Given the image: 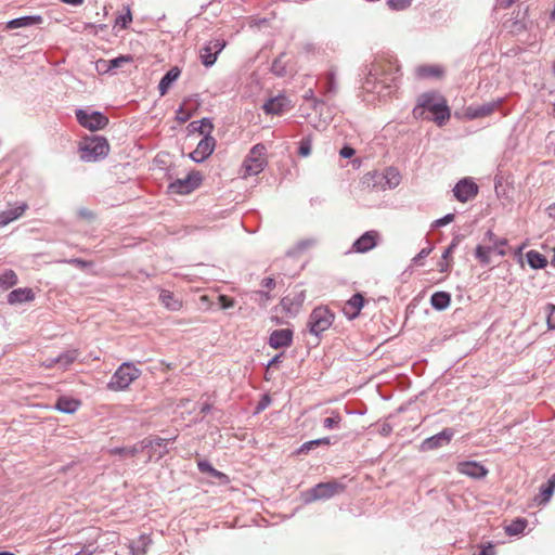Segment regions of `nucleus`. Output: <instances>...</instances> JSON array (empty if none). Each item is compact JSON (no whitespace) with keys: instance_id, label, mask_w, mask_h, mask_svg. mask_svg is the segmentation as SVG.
Instances as JSON below:
<instances>
[{"instance_id":"obj_4","label":"nucleus","mask_w":555,"mask_h":555,"mask_svg":"<svg viewBox=\"0 0 555 555\" xmlns=\"http://www.w3.org/2000/svg\"><path fill=\"white\" fill-rule=\"evenodd\" d=\"M141 370L131 362L121 363L111 377L107 388L113 391L127 389L130 384L139 378Z\"/></svg>"},{"instance_id":"obj_40","label":"nucleus","mask_w":555,"mask_h":555,"mask_svg":"<svg viewBox=\"0 0 555 555\" xmlns=\"http://www.w3.org/2000/svg\"><path fill=\"white\" fill-rule=\"evenodd\" d=\"M416 73L421 78L440 77L442 75V69L438 66L425 65L417 67Z\"/></svg>"},{"instance_id":"obj_32","label":"nucleus","mask_w":555,"mask_h":555,"mask_svg":"<svg viewBox=\"0 0 555 555\" xmlns=\"http://www.w3.org/2000/svg\"><path fill=\"white\" fill-rule=\"evenodd\" d=\"M483 240L491 243L492 250H496L500 256L505 255V250L503 249V247L507 245L506 238H500L493 233L492 230H488L485 234Z\"/></svg>"},{"instance_id":"obj_20","label":"nucleus","mask_w":555,"mask_h":555,"mask_svg":"<svg viewBox=\"0 0 555 555\" xmlns=\"http://www.w3.org/2000/svg\"><path fill=\"white\" fill-rule=\"evenodd\" d=\"M28 208L26 203H20L18 205L11 207L0 212V228H3L12 221L18 219Z\"/></svg>"},{"instance_id":"obj_26","label":"nucleus","mask_w":555,"mask_h":555,"mask_svg":"<svg viewBox=\"0 0 555 555\" xmlns=\"http://www.w3.org/2000/svg\"><path fill=\"white\" fill-rule=\"evenodd\" d=\"M451 304V295L448 292H436L430 296V305L438 311L446 310Z\"/></svg>"},{"instance_id":"obj_54","label":"nucleus","mask_w":555,"mask_h":555,"mask_svg":"<svg viewBox=\"0 0 555 555\" xmlns=\"http://www.w3.org/2000/svg\"><path fill=\"white\" fill-rule=\"evenodd\" d=\"M339 155L343 157V158H350L351 156L354 155V149L349 146V145H345L340 151H339Z\"/></svg>"},{"instance_id":"obj_42","label":"nucleus","mask_w":555,"mask_h":555,"mask_svg":"<svg viewBox=\"0 0 555 555\" xmlns=\"http://www.w3.org/2000/svg\"><path fill=\"white\" fill-rule=\"evenodd\" d=\"M554 491L555 489L552 488V486L547 483L542 485L540 488V493L535 496L534 501L538 502V504H545L551 500Z\"/></svg>"},{"instance_id":"obj_11","label":"nucleus","mask_w":555,"mask_h":555,"mask_svg":"<svg viewBox=\"0 0 555 555\" xmlns=\"http://www.w3.org/2000/svg\"><path fill=\"white\" fill-rule=\"evenodd\" d=\"M225 46L227 41L223 38H214L205 43L199 52L202 64L206 67H211Z\"/></svg>"},{"instance_id":"obj_45","label":"nucleus","mask_w":555,"mask_h":555,"mask_svg":"<svg viewBox=\"0 0 555 555\" xmlns=\"http://www.w3.org/2000/svg\"><path fill=\"white\" fill-rule=\"evenodd\" d=\"M197 467L201 473H206L214 477H219L222 475L220 472H218L216 468H214L212 465L208 461H205V460L199 461L197 463Z\"/></svg>"},{"instance_id":"obj_59","label":"nucleus","mask_w":555,"mask_h":555,"mask_svg":"<svg viewBox=\"0 0 555 555\" xmlns=\"http://www.w3.org/2000/svg\"><path fill=\"white\" fill-rule=\"evenodd\" d=\"M261 285L267 289H272L275 287V280L273 278H264Z\"/></svg>"},{"instance_id":"obj_53","label":"nucleus","mask_w":555,"mask_h":555,"mask_svg":"<svg viewBox=\"0 0 555 555\" xmlns=\"http://www.w3.org/2000/svg\"><path fill=\"white\" fill-rule=\"evenodd\" d=\"M304 98H305V100L312 101V107H313L314 109H317L318 105H319L320 103H322L320 100H318L317 98H314L312 89L307 90V91L305 92Z\"/></svg>"},{"instance_id":"obj_44","label":"nucleus","mask_w":555,"mask_h":555,"mask_svg":"<svg viewBox=\"0 0 555 555\" xmlns=\"http://www.w3.org/2000/svg\"><path fill=\"white\" fill-rule=\"evenodd\" d=\"M284 55L285 53H281V55L276 57L271 65V72L279 77H283L286 74V67L282 61Z\"/></svg>"},{"instance_id":"obj_33","label":"nucleus","mask_w":555,"mask_h":555,"mask_svg":"<svg viewBox=\"0 0 555 555\" xmlns=\"http://www.w3.org/2000/svg\"><path fill=\"white\" fill-rule=\"evenodd\" d=\"M284 107H285V99L284 98H273L263 104V111L267 114H271V115L282 114L284 111Z\"/></svg>"},{"instance_id":"obj_51","label":"nucleus","mask_w":555,"mask_h":555,"mask_svg":"<svg viewBox=\"0 0 555 555\" xmlns=\"http://www.w3.org/2000/svg\"><path fill=\"white\" fill-rule=\"evenodd\" d=\"M460 240H461V236L460 235H456L452 242L450 243V245L448 246V248L443 251L442 254V258L443 259H447L449 257V255L456 248V246L459 245L460 243Z\"/></svg>"},{"instance_id":"obj_31","label":"nucleus","mask_w":555,"mask_h":555,"mask_svg":"<svg viewBox=\"0 0 555 555\" xmlns=\"http://www.w3.org/2000/svg\"><path fill=\"white\" fill-rule=\"evenodd\" d=\"M79 356V351L77 349H70L62 352L56 358L57 365L61 370L65 371L73 364Z\"/></svg>"},{"instance_id":"obj_28","label":"nucleus","mask_w":555,"mask_h":555,"mask_svg":"<svg viewBox=\"0 0 555 555\" xmlns=\"http://www.w3.org/2000/svg\"><path fill=\"white\" fill-rule=\"evenodd\" d=\"M159 300L170 311H178L182 308V301L177 299L175 295L167 289L160 291Z\"/></svg>"},{"instance_id":"obj_57","label":"nucleus","mask_w":555,"mask_h":555,"mask_svg":"<svg viewBox=\"0 0 555 555\" xmlns=\"http://www.w3.org/2000/svg\"><path fill=\"white\" fill-rule=\"evenodd\" d=\"M78 216L80 218L88 219V220H91V219L94 218V215L92 214V211H90L87 208H79L78 209Z\"/></svg>"},{"instance_id":"obj_49","label":"nucleus","mask_w":555,"mask_h":555,"mask_svg":"<svg viewBox=\"0 0 555 555\" xmlns=\"http://www.w3.org/2000/svg\"><path fill=\"white\" fill-rule=\"evenodd\" d=\"M546 310L548 311L546 324L548 330H555V305L547 304Z\"/></svg>"},{"instance_id":"obj_63","label":"nucleus","mask_w":555,"mask_h":555,"mask_svg":"<svg viewBox=\"0 0 555 555\" xmlns=\"http://www.w3.org/2000/svg\"><path fill=\"white\" fill-rule=\"evenodd\" d=\"M282 353L274 356L268 363L267 367L273 366L281 362Z\"/></svg>"},{"instance_id":"obj_24","label":"nucleus","mask_w":555,"mask_h":555,"mask_svg":"<svg viewBox=\"0 0 555 555\" xmlns=\"http://www.w3.org/2000/svg\"><path fill=\"white\" fill-rule=\"evenodd\" d=\"M188 129L190 132H198L199 134L211 135V132L214 130V125L211 120L207 117L202 118L199 120H194L189 124Z\"/></svg>"},{"instance_id":"obj_48","label":"nucleus","mask_w":555,"mask_h":555,"mask_svg":"<svg viewBox=\"0 0 555 555\" xmlns=\"http://www.w3.org/2000/svg\"><path fill=\"white\" fill-rule=\"evenodd\" d=\"M340 421H341L340 415L338 413H336L334 416L326 417L323 421V426L326 429H334V428L338 427Z\"/></svg>"},{"instance_id":"obj_52","label":"nucleus","mask_w":555,"mask_h":555,"mask_svg":"<svg viewBox=\"0 0 555 555\" xmlns=\"http://www.w3.org/2000/svg\"><path fill=\"white\" fill-rule=\"evenodd\" d=\"M431 251V248H423L413 259V263L420 264L421 260L426 258Z\"/></svg>"},{"instance_id":"obj_9","label":"nucleus","mask_w":555,"mask_h":555,"mask_svg":"<svg viewBox=\"0 0 555 555\" xmlns=\"http://www.w3.org/2000/svg\"><path fill=\"white\" fill-rule=\"evenodd\" d=\"M164 440H160V437H149L139 441L138 443L131 447H116L109 450V453L113 455H118L122 459L133 457L140 453H142L146 448H152L154 444H162Z\"/></svg>"},{"instance_id":"obj_46","label":"nucleus","mask_w":555,"mask_h":555,"mask_svg":"<svg viewBox=\"0 0 555 555\" xmlns=\"http://www.w3.org/2000/svg\"><path fill=\"white\" fill-rule=\"evenodd\" d=\"M387 3L392 10L401 11L409 8L412 0H387Z\"/></svg>"},{"instance_id":"obj_61","label":"nucleus","mask_w":555,"mask_h":555,"mask_svg":"<svg viewBox=\"0 0 555 555\" xmlns=\"http://www.w3.org/2000/svg\"><path fill=\"white\" fill-rule=\"evenodd\" d=\"M270 403V398L264 396L262 400L257 405V412L264 410Z\"/></svg>"},{"instance_id":"obj_39","label":"nucleus","mask_w":555,"mask_h":555,"mask_svg":"<svg viewBox=\"0 0 555 555\" xmlns=\"http://www.w3.org/2000/svg\"><path fill=\"white\" fill-rule=\"evenodd\" d=\"M492 251L491 246L478 245L475 249V257L482 266H488L491 262L490 254Z\"/></svg>"},{"instance_id":"obj_12","label":"nucleus","mask_w":555,"mask_h":555,"mask_svg":"<svg viewBox=\"0 0 555 555\" xmlns=\"http://www.w3.org/2000/svg\"><path fill=\"white\" fill-rule=\"evenodd\" d=\"M479 188L472 178L461 179L453 188L454 197L461 202L466 203L477 196Z\"/></svg>"},{"instance_id":"obj_58","label":"nucleus","mask_w":555,"mask_h":555,"mask_svg":"<svg viewBox=\"0 0 555 555\" xmlns=\"http://www.w3.org/2000/svg\"><path fill=\"white\" fill-rule=\"evenodd\" d=\"M326 92L327 93H333L336 91V86H335V81H334V76L333 74H331L327 78V82H326Z\"/></svg>"},{"instance_id":"obj_62","label":"nucleus","mask_w":555,"mask_h":555,"mask_svg":"<svg viewBox=\"0 0 555 555\" xmlns=\"http://www.w3.org/2000/svg\"><path fill=\"white\" fill-rule=\"evenodd\" d=\"M546 214L550 218L555 219V203L546 207Z\"/></svg>"},{"instance_id":"obj_37","label":"nucleus","mask_w":555,"mask_h":555,"mask_svg":"<svg viewBox=\"0 0 555 555\" xmlns=\"http://www.w3.org/2000/svg\"><path fill=\"white\" fill-rule=\"evenodd\" d=\"M131 22H132L131 9H130V5L127 4L124 7V13L116 16L114 27H119L120 29H127Z\"/></svg>"},{"instance_id":"obj_29","label":"nucleus","mask_w":555,"mask_h":555,"mask_svg":"<svg viewBox=\"0 0 555 555\" xmlns=\"http://www.w3.org/2000/svg\"><path fill=\"white\" fill-rule=\"evenodd\" d=\"M382 179L385 180V183L383 185V189H395L397 188L401 182V175L398 171V169L393 167H388L385 172L383 173Z\"/></svg>"},{"instance_id":"obj_17","label":"nucleus","mask_w":555,"mask_h":555,"mask_svg":"<svg viewBox=\"0 0 555 555\" xmlns=\"http://www.w3.org/2000/svg\"><path fill=\"white\" fill-rule=\"evenodd\" d=\"M268 343L274 349L289 347L293 343V331L289 328L274 330L270 334Z\"/></svg>"},{"instance_id":"obj_22","label":"nucleus","mask_w":555,"mask_h":555,"mask_svg":"<svg viewBox=\"0 0 555 555\" xmlns=\"http://www.w3.org/2000/svg\"><path fill=\"white\" fill-rule=\"evenodd\" d=\"M180 68L175 66L163 76L158 83V91L162 96L168 92L171 85L180 77Z\"/></svg>"},{"instance_id":"obj_60","label":"nucleus","mask_w":555,"mask_h":555,"mask_svg":"<svg viewBox=\"0 0 555 555\" xmlns=\"http://www.w3.org/2000/svg\"><path fill=\"white\" fill-rule=\"evenodd\" d=\"M56 357H49L47 358L43 362H42V365L46 367V369H51L55 365H57V361H56Z\"/></svg>"},{"instance_id":"obj_18","label":"nucleus","mask_w":555,"mask_h":555,"mask_svg":"<svg viewBox=\"0 0 555 555\" xmlns=\"http://www.w3.org/2000/svg\"><path fill=\"white\" fill-rule=\"evenodd\" d=\"M363 305H364L363 295L360 293H357V294L352 295L350 297V299H348L345 302V305L343 307V312L347 319L353 320L360 314V311L363 308Z\"/></svg>"},{"instance_id":"obj_36","label":"nucleus","mask_w":555,"mask_h":555,"mask_svg":"<svg viewBox=\"0 0 555 555\" xmlns=\"http://www.w3.org/2000/svg\"><path fill=\"white\" fill-rule=\"evenodd\" d=\"M527 525H528L527 519L516 518V519L512 520L511 524H508L505 527V532L508 535H518L525 531Z\"/></svg>"},{"instance_id":"obj_55","label":"nucleus","mask_w":555,"mask_h":555,"mask_svg":"<svg viewBox=\"0 0 555 555\" xmlns=\"http://www.w3.org/2000/svg\"><path fill=\"white\" fill-rule=\"evenodd\" d=\"M255 295L259 296V300L262 305H266L271 299L270 294L262 289L256 291Z\"/></svg>"},{"instance_id":"obj_3","label":"nucleus","mask_w":555,"mask_h":555,"mask_svg":"<svg viewBox=\"0 0 555 555\" xmlns=\"http://www.w3.org/2000/svg\"><path fill=\"white\" fill-rule=\"evenodd\" d=\"M334 320L335 314L328 307L318 306L309 314L307 328L311 335L320 338L332 326Z\"/></svg>"},{"instance_id":"obj_34","label":"nucleus","mask_w":555,"mask_h":555,"mask_svg":"<svg viewBox=\"0 0 555 555\" xmlns=\"http://www.w3.org/2000/svg\"><path fill=\"white\" fill-rule=\"evenodd\" d=\"M526 259L532 269H542L547 264V259L545 256L537 250H529L526 254Z\"/></svg>"},{"instance_id":"obj_47","label":"nucleus","mask_w":555,"mask_h":555,"mask_svg":"<svg viewBox=\"0 0 555 555\" xmlns=\"http://www.w3.org/2000/svg\"><path fill=\"white\" fill-rule=\"evenodd\" d=\"M218 302L222 310H228L235 306V300L227 295H219Z\"/></svg>"},{"instance_id":"obj_14","label":"nucleus","mask_w":555,"mask_h":555,"mask_svg":"<svg viewBox=\"0 0 555 555\" xmlns=\"http://www.w3.org/2000/svg\"><path fill=\"white\" fill-rule=\"evenodd\" d=\"M215 147L216 139L212 135L203 137L196 149L190 153V158L195 163H203L214 153Z\"/></svg>"},{"instance_id":"obj_41","label":"nucleus","mask_w":555,"mask_h":555,"mask_svg":"<svg viewBox=\"0 0 555 555\" xmlns=\"http://www.w3.org/2000/svg\"><path fill=\"white\" fill-rule=\"evenodd\" d=\"M330 443H331V439L328 437L310 440V441L302 443L300 446V448L298 449L297 453H299V454L308 453L310 450H312L313 448H315L318 446H321V444L328 446Z\"/></svg>"},{"instance_id":"obj_35","label":"nucleus","mask_w":555,"mask_h":555,"mask_svg":"<svg viewBox=\"0 0 555 555\" xmlns=\"http://www.w3.org/2000/svg\"><path fill=\"white\" fill-rule=\"evenodd\" d=\"M133 56L132 55H120L115 59L108 60V61H102V65H106L105 72H112L114 69H117L121 67L124 64L132 63Z\"/></svg>"},{"instance_id":"obj_25","label":"nucleus","mask_w":555,"mask_h":555,"mask_svg":"<svg viewBox=\"0 0 555 555\" xmlns=\"http://www.w3.org/2000/svg\"><path fill=\"white\" fill-rule=\"evenodd\" d=\"M160 440H164L162 444H154L152 448H146L149 450V460H159L166 454L169 453L168 444L173 442L176 440V437L171 438H160Z\"/></svg>"},{"instance_id":"obj_13","label":"nucleus","mask_w":555,"mask_h":555,"mask_svg":"<svg viewBox=\"0 0 555 555\" xmlns=\"http://www.w3.org/2000/svg\"><path fill=\"white\" fill-rule=\"evenodd\" d=\"M504 102L503 98H499L488 103L480 105H470L466 108L465 115L468 119H477L491 115L498 109Z\"/></svg>"},{"instance_id":"obj_43","label":"nucleus","mask_w":555,"mask_h":555,"mask_svg":"<svg viewBox=\"0 0 555 555\" xmlns=\"http://www.w3.org/2000/svg\"><path fill=\"white\" fill-rule=\"evenodd\" d=\"M311 149H312V137L309 134V135L304 137L300 140L299 146H298V154L301 157H308L311 154Z\"/></svg>"},{"instance_id":"obj_5","label":"nucleus","mask_w":555,"mask_h":555,"mask_svg":"<svg viewBox=\"0 0 555 555\" xmlns=\"http://www.w3.org/2000/svg\"><path fill=\"white\" fill-rule=\"evenodd\" d=\"M109 144L103 137L88 139L80 147V157L85 162H96L107 156Z\"/></svg>"},{"instance_id":"obj_64","label":"nucleus","mask_w":555,"mask_h":555,"mask_svg":"<svg viewBox=\"0 0 555 555\" xmlns=\"http://www.w3.org/2000/svg\"><path fill=\"white\" fill-rule=\"evenodd\" d=\"M95 550L82 548L77 552L75 555H92Z\"/></svg>"},{"instance_id":"obj_30","label":"nucleus","mask_w":555,"mask_h":555,"mask_svg":"<svg viewBox=\"0 0 555 555\" xmlns=\"http://www.w3.org/2000/svg\"><path fill=\"white\" fill-rule=\"evenodd\" d=\"M152 543V539L147 534H141L137 541H133L130 545L132 555H145L149 546Z\"/></svg>"},{"instance_id":"obj_27","label":"nucleus","mask_w":555,"mask_h":555,"mask_svg":"<svg viewBox=\"0 0 555 555\" xmlns=\"http://www.w3.org/2000/svg\"><path fill=\"white\" fill-rule=\"evenodd\" d=\"M80 406V402L73 398L60 397L55 403V409L62 413L72 414Z\"/></svg>"},{"instance_id":"obj_10","label":"nucleus","mask_w":555,"mask_h":555,"mask_svg":"<svg viewBox=\"0 0 555 555\" xmlns=\"http://www.w3.org/2000/svg\"><path fill=\"white\" fill-rule=\"evenodd\" d=\"M203 177L199 171L193 170L185 178L177 179L169 184L171 193L185 195L193 192L202 183Z\"/></svg>"},{"instance_id":"obj_21","label":"nucleus","mask_w":555,"mask_h":555,"mask_svg":"<svg viewBox=\"0 0 555 555\" xmlns=\"http://www.w3.org/2000/svg\"><path fill=\"white\" fill-rule=\"evenodd\" d=\"M42 23V16L40 15H25L17 18H13L7 23L5 28L15 29L30 27Z\"/></svg>"},{"instance_id":"obj_38","label":"nucleus","mask_w":555,"mask_h":555,"mask_svg":"<svg viewBox=\"0 0 555 555\" xmlns=\"http://www.w3.org/2000/svg\"><path fill=\"white\" fill-rule=\"evenodd\" d=\"M17 275L16 273L9 269L0 274V288L8 289L17 284Z\"/></svg>"},{"instance_id":"obj_1","label":"nucleus","mask_w":555,"mask_h":555,"mask_svg":"<svg viewBox=\"0 0 555 555\" xmlns=\"http://www.w3.org/2000/svg\"><path fill=\"white\" fill-rule=\"evenodd\" d=\"M366 69L363 81L365 91L376 93L378 96H388L397 89L401 73L395 57H378Z\"/></svg>"},{"instance_id":"obj_7","label":"nucleus","mask_w":555,"mask_h":555,"mask_svg":"<svg viewBox=\"0 0 555 555\" xmlns=\"http://www.w3.org/2000/svg\"><path fill=\"white\" fill-rule=\"evenodd\" d=\"M266 165V146L258 143L250 149L243 163V168L246 176H256L264 169Z\"/></svg>"},{"instance_id":"obj_8","label":"nucleus","mask_w":555,"mask_h":555,"mask_svg":"<svg viewBox=\"0 0 555 555\" xmlns=\"http://www.w3.org/2000/svg\"><path fill=\"white\" fill-rule=\"evenodd\" d=\"M77 121L90 131L104 129L108 125V117L98 111L88 112L79 108L76 111Z\"/></svg>"},{"instance_id":"obj_15","label":"nucleus","mask_w":555,"mask_h":555,"mask_svg":"<svg viewBox=\"0 0 555 555\" xmlns=\"http://www.w3.org/2000/svg\"><path fill=\"white\" fill-rule=\"evenodd\" d=\"M453 435H454V431L452 428H444L440 433H438L429 438H426L421 444V450L422 451H430V450L438 449L444 444H448L451 441Z\"/></svg>"},{"instance_id":"obj_2","label":"nucleus","mask_w":555,"mask_h":555,"mask_svg":"<svg viewBox=\"0 0 555 555\" xmlns=\"http://www.w3.org/2000/svg\"><path fill=\"white\" fill-rule=\"evenodd\" d=\"M412 114L416 119H428L437 126H443L451 116L447 100L438 92L422 93L417 98V104Z\"/></svg>"},{"instance_id":"obj_23","label":"nucleus","mask_w":555,"mask_h":555,"mask_svg":"<svg viewBox=\"0 0 555 555\" xmlns=\"http://www.w3.org/2000/svg\"><path fill=\"white\" fill-rule=\"evenodd\" d=\"M35 298V294L31 288H16L8 295V302L10 305H16L22 302L31 301Z\"/></svg>"},{"instance_id":"obj_50","label":"nucleus","mask_w":555,"mask_h":555,"mask_svg":"<svg viewBox=\"0 0 555 555\" xmlns=\"http://www.w3.org/2000/svg\"><path fill=\"white\" fill-rule=\"evenodd\" d=\"M453 220H454V215L453 214H447L442 218L437 219L434 222V227H436V228L444 227V225L449 224L450 222H452Z\"/></svg>"},{"instance_id":"obj_56","label":"nucleus","mask_w":555,"mask_h":555,"mask_svg":"<svg viewBox=\"0 0 555 555\" xmlns=\"http://www.w3.org/2000/svg\"><path fill=\"white\" fill-rule=\"evenodd\" d=\"M474 555H495V550L492 544H488L487 546H483L478 553H475Z\"/></svg>"},{"instance_id":"obj_6","label":"nucleus","mask_w":555,"mask_h":555,"mask_svg":"<svg viewBox=\"0 0 555 555\" xmlns=\"http://www.w3.org/2000/svg\"><path fill=\"white\" fill-rule=\"evenodd\" d=\"M344 491L345 486L337 480L320 482L307 492L305 503H311L318 500H328Z\"/></svg>"},{"instance_id":"obj_16","label":"nucleus","mask_w":555,"mask_h":555,"mask_svg":"<svg viewBox=\"0 0 555 555\" xmlns=\"http://www.w3.org/2000/svg\"><path fill=\"white\" fill-rule=\"evenodd\" d=\"M379 234L375 230L364 232L359 238L352 244V250L354 253H367L377 245Z\"/></svg>"},{"instance_id":"obj_19","label":"nucleus","mask_w":555,"mask_h":555,"mask_svg":"<svg viewBox=\"0 0 555 555\" xmlns=\"http://www.w3.org/2000/svg\"><path fill=\"white\" fill-rule=\"evenodd\" d=\"M457 470L463 475L476 479L485 477L488 473L483 465L474 461L459 463Z\"/></svg>"}]
</instances>
